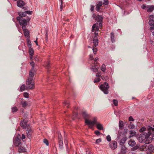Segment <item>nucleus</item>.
Instances as JSON below:
<instances>
[{
	"instance_id": "09e8293b",
	"label": "nucleus",
	"mask_w": 154,
	"mask_h": 154,
	"mask_svg": "<svg viewBox=\"0 0 154 154\" xmlns=\"http://www.w3.org/2000/svg\"><path fill=\"white\" fill-rule=\"evenodd\" d=\"M23 95L25 97L28 98V97L29 94L25 92L24 93Z\"/></svg>"
},
{
	"instance_id": "a878e982",
	"label": "nucleus",
	"mask_w": 154,
	"mask_h": 154,
	"mask_svg": "<svg viewBox=\"0 0 154 154\" xmlns=\"http://www.w3.org/2000/svg\"><path fill=\"white\" fill-rule=\"evenodd\" d=\"M98 66L97 65L92 66L91 69L93 72H96L97 71V68Z\"/></svg>"
},
{
	"instance_id": "e433bc0d",
	"label": "nucleus",
	"mask_w": 154,
	"mask_h": 154,
	"mask_svg": "<svg viewBox=\"0 0 154 154\" xmlns=\"http://www.w3.org/2000/svg\"><path fill=\"white\" fill-rule=\"evenodd\" d=\"M122 146V151H124V153H125L126 152L125 150L127 149L125 145H121Z\"/></svg>"
},
{
	"instance_id": "c85d7f7f",
	"label": "nucleus",
	"mask_w": 154,
	"mask_h": 154,
	"mask_svg": "<svg viewBox=\"0 0 154 154\" xmlns=\"http://www.w3.org/2000/svg\"><path fill=\"white\" fill-rule=\"evenodd\" d=\"M135 126L134 124L131 122H130L129 125L128 126V128L129 129H133L135 128Z\"/></svg>"
},
{
	"instance_id": "4468645a",
	"label": "nucleus",
	"mask_w": 154,
	"mask_h": 154,
	"mask_svg": "<svg viewBox=\"0 0 154 154\" xmlns=\"http://www.w3.org/2000/svg\"><path fill=\"white\" fill-rule=\"evenodd\" d=\"M136 142L134 140L130 139L128 141V145L131 146H133L136 144Z\"/></svg>"
},
{
	"instance_id": "423d86ee",
	"label": "nucleus",
	"mask_w": 154,
	"mask_h": 154,
	"mask_svg": "<svg viewBox=\"0 0 154 154\" xmlns=\"http://www.w3.org/2000/svg\"><path fill=\"white\" fill-rule=\"evenodd\" d=\"M17 6L20 7L22 8V9L24 10H27L26 8L23 7L25 5V3L22 0H19L17 2Z\"/></svg>"
},
{
	"instance_id": "a19ab883",
	"label": "nucleus",
	"mask_w": 154,
	"mask_h": 154,
	"mask_svg": "<svg viewBox=\"0 0 154 154\" xmlns=\"http://www.w3.org/2000/svg\"><path fill=\"white\" fill-rule=\"evenodd\" d=\"M151 26L150 27V30L151 31L154 30V23H153L152 25H150Z\"/></svg>"
},
{
	"instance_id": "052dcab7",
	"label": "nucleus",
	"mask_w": 154,
	"mask_h": 154,
	"mask_svg": "<svg viewBox=\"0 0 154 154\" xmlns=\"http://www.w3.org/2000/svg\"><path fill=\"white\" fill-rule=\"evenodd\" d=\"M96 28V31H98L99 30V28L98 27V26L97 25V24H96V27L95 28Z\"/></svg>"
},
{
	"instance_id": "39448f33",
	"label": "nucleus",
	"mask_w": 154,
	"mask_h": 154,
	"mask_svg": "<svg viewBox=\"0 0 154 154\" xmlns=\"http://www.w3.org/2000/svg\"><path fill=\"white\" fill-rule=\"evenodd\" d=\"M109 88L108 84L105 82L103 85H100V89L103 91L105 94L108 93V89Z\"/></svg>"
},
{
	"instance_id": "473e14b6",
	"label": "nucleus",
	"mask_w": 154,
	"mask_h": 154,
	"mask_svg": "<svg viewBox=\"0 0 154 154\" xmlns=\"http://www.w3.org/2000/svg\"><path fill=\"white\" fill-rule=\"evenodd\" d=\"M139 148V145L138 144L136 145L135 146L132 148L131 149L132 151H135L138 149Z\"/></svg>"
},
{
	"instance_id": "dca6fc26",
	"label": "nucleus",
	"mask_w": 154,
	"mask_h": 154,
	"mask_svg": "<svg viewBox=\"0 0 154 154\" xmlns=\"http://www.w3.org/2000/svg\"><path fill=\"white\" fill-rule=\"evenodd\" d=\"M148 146L146 144H144L140 147V149L143 151H145L148 150Z\"/></svg>"
},
{
	"instance_id": "aec40b11",
	"label": "nucleus",
	"mask_w": 154,
	"mask_h": 154,
	"mask_svg": "<svg viewBox=\"0 0 154 154\" xmlns=\"http://www.w3.org/2000/svg\"><path fill=\"white\" fill-rule=\"evenodd\" d=\"M97 41L98 39L97 37V36H95L93 40V43L94 45V46L96 47L98 45V42Z\"/></svg>"
},
{
	"instance_id": "6e6552de",
	"label": "nucleus",
	"mask_w": 154,
	"mask_h": 154,
	"mask_svg": "<svg viewBox=\"0 0 154 154\" xmlns=\"http://www.w3.org/2000/svg\"><path fill=\"white\" fill-rule=\"evenodd\" d=\"M109 146L112 149H115L117 147V143L116 141H112L109 144Z\"/></svg>"
},
{
	"instance_id": "cd10ccee",
	"label": "nucleus",
	"mask_w": 154,
	"mask_h": 154,
	"mask_svg": "<svg viewBox=\"0 0 154 154\" xmlns=\"http://www.w3.org/2000/svg\"><path fill=\"white\" fill-rule=\"evenodd\" d=\"M146 131H149L147 130L144 127H142L140 130V132H142L143 133L144 132H147V133Z\"/></svg>"
},
{
	"instance_id": "f8f14e48",
	"label": "nucleus",
	"mask_w": 154,
	"mask_h": 154,
	"mask_svg": "<svg viewBox=\"0 0 154 154\" xmlns=\"http://www.w3.org/2000/svg\"><path fill=\"white\" fill-rule=\"evenodd\" d=\"M22 29L23 30L25 37H28L29 36V32L28 30L26 29V27H25V26H23L22 27Z\"/></svg>"
},
{
	"instance_id": "603ef678",
	"label": "nucleus",
	"mask_w": 154,
	"mask_h": 154,
	"mask_svg": "<svg viewBox=\"0 0 154 154\" xmlns=\"http://www.w3.org/2000/svg\"><path fill=\"white\" fill-rule=\"evenodd\" d=\"M25 12L26 13V14H31L32 13V11H25Z\"/></svg>"
},
{
	"instance_id": "79ce46f5",
	"label": "nucleus",
	"mask_w": 154,
	"mask_h": 154,
	"mask_svg": "<svg viewBox=\"0 0 154 154\" xmlns=\"http://www.w3.org/2000/svg\"><path fill=\"white\" fill-rule=\"evenodd\" d=\"M113 103L114 105L116 106L118 105V101L117 100L115 99H114L113 100Z\"/></svg>"
},
{
	"instance_id": "bb28decb",
	"label": "nucleus",
	"mask_w": 154,
	"mask_h": 154,
	"mask_svg": "<svg viewBox=\"0 0 154 154\" xmlns=\"http://www.w3.org/2000/svg\"><path fill=\"white\" fill-rule=\"evenodd\" d=\"M29 53L30 56H33L34 53V51L33 49L31 48H29Z\"/></svg>"
},
{
	"instance_id": "774afa93",
	"label": "nucleus",
	"mask_w": 154,
	"mask_h": 154,
	"mask_svg": "<svg viewBox=\"0 0 154 154\" xmlns=\"http://www.w3.org/2000/svg\"><path fill=\"white\" fill-rule=\"evenodd\" d=\"M121 136V134H119L118 135V139H120V138Z\"/></svg>"
},
{
	"instance_id": "58836bf2",
	"label": "nucleus",
	"mask_w": 154,
	"mask_h": 154,
	"mask_svg": "<svg viewBox=\"0 0 154 154\" xmlns=\"http://www.w3.org/2000/svg\"><path fill=\"white\" fill-rule=\"evenodd\" d=\"M59 146H62L63 145V142L62 139L61 138H59Z\"/></svg>"
},
{
	"instance_id": "338daca9",
	"label": "nucleus",
	"mask_w": 154,
	"mask_h": 154,
	"mask_svg": "<svg viewBox=\"0 0 154 154\" xmlns=\"http://www.w3.org/2000/svg\"><path fill=\"white\" fill-rule=\"evenodd\" d=\"M90 59L91 60H92L93 59V56L92 55H91L90 56Z\"/></svg>"
},
{
	"instance_id": "e2e57ef3",
	"label": "nucleus",
	"mask_w": 154,
	"mask_h": 154,
	"mask_svg": "<svg viewBox=\"0 0 154 154\" xmlns=\"http://www.w3.org/2000/svg\"><path fill=\"white\" fill-rule=\"evenodd\" d=\"M60 7L61 11H62L63 9V4H61Z\"/></svg>"
},
{
	"instance_id": "5fc2aeb1",
	"label": "nucleus",
	"mask_w": 154,
	"mask_h": 154,
	"mask_svg": "<svg viewBox=\"0 0 154 154\" xmlns=\"http://www.w3.org/2000/svg\"><path fill=\"white\" fill-rule=\"evenodd\" d=\"M30 64L32 66V69H33V68L34 65V63L32 61L31 63H30Z\"/></svg>"
},
{
	"instance_id": "3c124183",
	"label": "nucleus",
	"mask_w": 154,
	"mask_h": 154,
	"mask_svg": "<svg viewBox=\"0 0 154 154\" xmlns=\"http://www.w3.org/2000/svg\"><path fill=\"white\" fill-rule=\"evenodd\" d=\"M96 24H94V25H93V26H92V32H94V29L96 28Z\"/></svg>"
},
{
	"instance_id": "bf43d9fd",
	"label": "nucleus",
	"mask_w": 154,
	"mask_h": 154,
	"mask_svg": "<svg viewBox=\"0 0 154 154\" xmlns=\"http://www.w3.org/2000/svg\"><path fill=\"white\" fill-rule=\"evenodd\" d=\"M26 136L24 134H22L21 137V139L23 140L25 138Z\"/></svg>"
},
{
	"instance_id": "864d4df0",
	"label": "nucleus",
	"mask_w": 154,
	"mask_h": 154,
	"mask_svg": "<svg viewBox=\"0 0 154 154\" xmlns=\"http://www.w3.org/2000/svg\"><path fill=\"white\" fill-rule=\"evenodd\" d=\"M101 140L100 138H99V139H97L96 140L95 143H99L101 141Z\"/></svg>"
},
{
	"instance_id": "6ab92c4d",
	"label": "nucleus",
	"mask_w": 154,
	"mask_h": 154,
	"mask_svg": "<svg viewBox=\"0 0 154 154\" xmlns=\"http://www.w3.org/2000/svg\"><path fill=\"white\" fill-rule=\"evenodd\" d=\"M148 150L150 152H154V146L152 144H150L148 146Z\"/></svg>"
},
{
	"instance_id": "1a4fd4ad",
	"label": "nucleus",
	"mask_w": 154,
	"mask_h": 154,
	"mask_svg": "<svg viewBox=\"0 0 154 154\" xmlns=\"http://www.w3.org/2000/svg\"><path fill=\"white\" fill-rule=\"evenodd\" d=\"M21 141V140L18 137L16 138L15 140L14 141V144L17 146H20L22 145Z\"/></svg>"
},
{
	"instance_id": "b1692460",
	"label": "nucleus",
	"mask_w": 154,
	"mask_h": 154,
	"mask_svg": "<svg viewBox=\"0 0 154 154\" xmlns=\"http://www.w3.org/2000/svg\"><path fill=\"white\" fill-rule=\"evenodd\" d=\"M18 14L19 15L18 17H20L21 18H23L26 16V13L25 12H19Z\"/></svg>"
},
{
	"instance_id": "69168bd1",
	"label": "nucleus",
	"mask_w": 154,
	"mask_h": 154,
	"mask_svg": "<svg viewBox=\"0 0 154 154\" xmlns=\"http://www.w3.org/2000/svg\"><path fill=\"white\" fill-rule=\"evenodd\" d=\"M96 14H94L93 15H92V17L93 18H95V17H96Z\"/></svg>"
},
{
	"instance_id": "f03ea898",
	"label": "nucleus",
	"mask_w": 154,
	"mask_h": 154,
	"mask_svg": "<svg viewBox=\"0 0 154 154\" xmlns=\"http://www.w3.org/2000/svg\"><path fill=\"white\" fill-rule=\"evenodd\" d=\"M34 69H31L29 72V77L28 81L26 82V84L29 85L28 88L30 89H33L35 88L34 83L33 82V77L34 76Z\"/></svg>"
},
{
	"instance_id": "2eb2a0df",
	"label": "nucleus",
	"mask_w": 154,
	"mask_h": 154,
	"mask_svg": "<svg viewBox=\"0 0 154 154\" xmlns=\"http://www.w3.org/2000/svg\"><path fill=\"white\" fill-rule=\"evenodd\" d=\"M102 2H99L96 5V10L97 11H99L100 9L101 6L102 5Z\"/></svg>"
},
{
	"instance_id": "ea45409f",
	"label": "nucleus",
	"mask_w": 154,
	"mask_h": 154,
	"mask_svg": "<svg viewBox=\"0 0 154 154\" xmlns=\"http://www.w3.org/2000/svg\"><path fill=\"white\" fill-rule=\"evenodd\" d=\"M96 47L95 46H93V52L94 54L97 52V48H96Z\"/></svg>"
},
{
	"instance_id": "393cba45",
	"label": "nucleus",
	"mask_w": 154,
	"mask_h": 154,
	"mask_svg": "<svg viewBox=\"0 0 154 154\" xmlns=\"http://www.w3.org/2000/svg\"><path fill=\"white\" fill-rule=\"evenodd\" d=\"M20 147L18 149V151L20 152H26V149L23 147L20 146Z\"/></svg>"
},
{
	"instance_id": "6e6d98bb",
	"label": "nucleus",
	"mask_w": 154,
	"mask_h": 154,
	"mask_svg": "<svg viewBox=\"0 0 154 154\" xmlns=\"http://www.w3.org/2000/svg\"><path fill=\"white\" fill-rule=\"evenodd\" d=\"M129 121H134V119L132 118V117L131 116H130L129 118Z\"/></svg>"
},
{
	"instance_id": "7c9ffc66",
	"label": "nucleus",
	"mask_w": 154,
	"mask_h": 154,
	"mask_svg": "<svg viewBox=\"0 0 154 154\" xmlns=\"http://www.w3.org/2000/svg\"><path fill=\"white\" fill-rule=\"evenodd\" d=\"M124 125L123 122L122 121H119V127L120 129H122L123 128Z\"/></svg>"
},
{
	"instance_id": "72a5a7b5",
	"label": "nucleus",
	"mask_w": 154,
	"mask_h": 154,
	"mask_svg": "<svg viewBox=\"0 0 154 154\" xmlns=\"http://www.w3.org/2000/svg\"><path fill=\"white\" fill-rule=\"evenodd\" d=\"M97 18L99 20V22H102V21L103 18L102 17L101 15H98L97 16Z\"/></svg>"
},
{
	"instance_id": "c756f323",
	"label": "nucleus",
	"mask_w": 154,
	"mask_h": 154,
	"mask_svg": "<svg viewBox=\"0 0 154 154\" xmlns=\"http://www.w3.org/2000/svg\"><path fill=\"white\" fill-rule=\"evenodd\" d=\"M114 37V33L112 32L111 33V41L112 43L115 42Z\"/></svg>"
},
{
	"instance_id": "2f4dec72",
	"label": "nucleus",
	"mask_w": 154,
	"mask_h": 154,
	"mask_svg": "<svg viewBox=\"0 0 154 154\" xmlns=\"http://www.w3.org/2000/svg\"><path fill=\"white\" fill-rule=\"evenodd\" d=\"M21 104L22 105V106L23 107H25L27 104L26 101H21Z\"/></svg>"
},
{
	"instance_id": "4c0bfd02",
	"label": "nucleus",
	"mask_w": 154,
	"mask_h": 154,
	"mask_svg": "<svg viewBox=\"0 0 154 154\" xmlns=\"http://www.w3.org/2000/svg\"><path fill=\"white\" fill-rule=\"evenodd\" d=\"M100 80V78L99 77L96 78L95 79L94 81V83H96L99 82Z\"/></svg>"
},
{
	"instance_id": "9d476101",
	"label": "nucleus",
	"mask_w": 154,
	"mask_h": 154,
	"mask_svg": "<svg viewBox=\"0 0 154 154\" xmlns=\"http://www.w3.org/2000/svg\"><path fill=\"white\" fill-rule=\"evenodd\" d=\"M82 116L86 120H88L90 118V116L85 112H83L82 113Z\"/></svg>"
},
{
	"instance_id": "20e7f679",
	"label": "nucleus",
	"mask_w": 154,
	"mask_h": 154,
	"mask_svg": "<svg viewBox=\"0 0 154 154\" xmlns=\"http://www.w3.org/2000/svg\"><path fill=\"white\" fill-rule=\"evenodd\" d=\"M17 19L18 21L19 22L20 24L22 26V28L23 26L26 27L27 25V22L30 20V19H29L28 20H26L23 18H21L20 17H17Z\"/></svg>"
},
{
	"instance_id": "13d9d810",
	"label": "nucleus",
	"mask_w": 154,
	"mask_h": 154,
	"mask_svg": "<svg viewBox=\"0 0 154 154\" xmlns=\"http://www.w3.org/2000/svg\"><path fill=\"white\" fill-rule=\"evenodd\" d=\"M94 6L92 5L91 6V11H93L94 10Z\"/></svg>"
},
{
	"instance_id": "680f3d73",
	"label": "nucleus",
	"mask_w": 154,
	"mask_h": 154,
	"mask_svg": "<svg viewBox=\"0 0 154 154\" xmlns=\"http://www.w3.org/2000/svg\"><path fill=\"white\" fill-rule=\"evenodd\" d=\"M96 76L97 77H100L101 75V74L100 73H97L96 74Z\"/></svg>"
},
{
	"instance_id": "f257e3e1",
	"label": "nucleus",
	"mask_w": 154,
	"mask_h": 154,
	"mask_svg": "<svg viewBox=\"0 0 154 154\" xmlns=\"http://www.w3.org/2000/svg\"><path fill=\"white\" fill-rule=\"evenodd\" d=\"M20 125L23 128L26 129V133L27 137L30 139L33 137V130L30 125L27 124V120L24 119L22 120Z\"/></svg>"
},
{
	"instance_id": "5701e85b",
	"label": "nucleus",
	"mask_w": 154,
	"mask_h": 154,
	"mask_svg": "<svg viewBox=\"0 0 154 154\" xmlns=\"http://www.w3.org/2000/svg\"><path fill=\"white\" fill-rule=\"evenodd\" d=\"M97 128L100 130H103V127L102 125L100 123H97L96 125Z\"/></svg>"
},
{
	"instance_id": "0e129e2a",
	"label": "nucleus",
	"mask_w": 154,
	"mask_h": 154,
	"mask_svg": "<svg viewBox=\"0 0 154 154\" xmlns=\"http://www.w3.org/2000/svg\"><path fill=\"white\" fill-rule=\"evenodd\" d=\"M99 26L100 27H101L102 26V25L101 24L102 22H100V23L99 22Z\"/></svg>"
},
{
	"instance_id": "c03bdc74",
	"label": "nucleus",
	"mask_w": 154,
	"mask_h": 154,
	"mask_svg": "<svg viewBox=\"0 0 154 154\" xmlns=\"http://www.w3.org/2000/svg\"><path fill=\"white\" fill-rule=\"evenodd\" d=\"M63 103L65 106H66L67 108H69V103L68 102L65 101Z\"/></svg>"
},
{
	"instance_id": "9b49d317",
	"label": "nucleus",
	"mask_w": 154,
	"mask_h": 154,
	"mask_svg": "<svg viewBox=\"0 0 154 154\" xmlns=\"http://www.w3.org/2000/svg\"><path fill=\"white\" fill-rule=\"evenodd\" d=\"M150 136V135H148L146 139H145L144 142L146 144H149L152 141V138Z\"/></svg>"
},
{
	"instance_id": "a211bd4d",
	"label": "nucleus",
	"mask_w": 154,
	"mask_h": 154,
	"mask_svg": "<svg viewBox=\"0 0 154 154\" xmlns=\"http://www.w3.org/2000/svg\"><path fill=\"white\" fill-rule=\"evenodd\" d=\"M27 86H26L24 84L23 85L20 87V89L21 91H23L26 89H30L29 88V85H27L26 84Z\"/></svg>"
},
{
	"instance_id": "8fccbe9b",
	"label": "nucleus",
	"mask_w": 154,
	"mask_h": 154,
	"mask_svg": "<svg viewBox=\"0 0 154 154\" xmlns=\"http://www.w3.org/2000/svg\"><path fill=\"white\" fill-rule=\"evenodd\" d=\"M95 134L98 136L100 135V134H101V133L98 131H95Z\"/></svg>"
},
{
	"instance_id": "37998d69",
	"label": "nucleus",
	"mask_w": 154,
	"mask_h": 154,
	"mask_svg": "<svg viewBox=\"0 0 154 154\" xmlns=\"http://www.w3.org/2000/svg\"><path fill=\"white\" fill-rule=\"evenodd\" d=\"M12 110L13 112H15L17 110V109L16 107H14L12 108Z\"/></svg>"
},
{
	"instance_id": "0eeeda50",
	"label": "nucleus",
	"mask_w": 154,
	"mask_h": 154,
	"mask_svg": "<svg viewBox=\"0 0 154 154\" xmlns=\"http://www.w3.org/2000/svg\"><path fill=\"white\" fill-rule=\"evenodd\" d=\"M85 123L87 124L88 125H89L90 126L92 127L94 125H96L97 123V120L95 119H94L93 121H90L88 120H86L85 122Z\"/></svg>"
},
{
	"instance_id": "49530a36",
	"label": "nucleus",
	"mask_w": 154,
	"mask_h": 154,
	"mask_svg": "<svg viewBox=\"0 0 154 154\" xmlns=\"http://www.w3.org/2000/svg\"><path fill=\"white\" fill-rule=\"evenodd\" d=\"M28 46L29 48H31V43L30 41H28L27 42Z\"/></svg>"
},
{
	"instance_id": "4be33fe9",
	"label": "nucleus",
	"mask_w": 154,
	"mask_h": 154,
	"mask_svg": "<svg viewBox=\"0 0 154 154\" xmlns=\"http://www.w3.org/2000/svg\"><path fill=\"white\" fill-rule=\"evenodd\" d=\"M129 133L130 134L129 138H131V137L134 136L136 134V132L133 130H130L129 131Z\"/></svg>"
},
{
	"instance_id": "a18cd8bd",
	"label": "nucleus",
	"mask_w": 154,
	"mask_h": 154,
	"mask_svg": "<svg viewBox=\"0 0 154 154\" xmlns=\"http://www.w3.org/2000/svg\"><path fill=\"white\" fill-rule=\"evenodd\" d=\"M106 139L108 141H110L111 140V138L109 135H108L106 137Z\"/></svg>"
},
{
	"instance_id": "ddd939ff",
	"label": "nucleus",
	"mask_w": 154,
	"mask_h": 154,
	"mask_svg": "<svg viewBox=\"0 0 154 154\" xmlns=\"http://www.w3.org/2000/svg\"><path fill=\"white\" fill-rule=\"evenodd\" d=\"M149 25H152L154 22V16L151 15L149 17Z\"/></svg>"
},
{
	"instance_id": "de8ad7c7",
	"label": "nucleus",
	"mask_w": 154,
	"mask_h": 154,
	"mask_svg": "<svg viewBox=\"0 0 154 154\" xmlns=\"http://www.w3.org/2000/svg\"><path fill=\"white\" fill-rule=\"evenodd\" d=\"M43 142L45 143L47 146H48V141L46 139H44Z\"/></svg>"
},
{
	"instance_id": "f3484780",
	"label": "nucleus",
	"mask_w": 154,
	"mask_h": 154,
	"mask_svg": "<svg viewBox=\"0 0 154 154\" xmlns=\"http://www.w3.org/2000/svg\"><path fill=\"white\" fill-rule=\"evenodd\" d=\"M127 138L126 136L122 138L119 142V144L120 145H123L125 141L127 140Z\"/></svg>"
},
{
	"instance_id": "c9c22d12",
	"label": "nucleus",
	"mask_w": 154,
	"mask_h": 154,
	"mask_svg": "<svg viewBox=\"0 0 154 154\" xmlns=\"http://www.w3.org/2000/svg\"><path fill=\"white\" fill-rule=\"evenodd\" d=\"M101 69L103 72H104L106 70V66L104 64H103L102 65Z\"/></svg>"
},
{
	"instance_id": "f704fd0d",
	"label": "nucleus",
	"mask_w": 154,
	"mask_h": 154,
	"mask_svg": "<svg viewBox=\"0 0 154 154\" xmlns=\"http://www.w3.org/2000/svg\"><path fill=\"white\" fill-rule=\"evenodd\" d=\"M101 78L103 80L106 81L108 79L109 77L106 75H103L101 76Z\"/></svg>"
},
{
	"instance_id": "7ed1b4c3",
	"label": "nucleus",
	"mask_w": 154,
	"mask_h": 154,
	"mask_svg": "<svg viewBox=\"0 0 154 154\" xmlns=\"http://www.w3.org/2000/svg\"><path fill=\"white\" fill-rule=\"evenodd\" d=\"M147 132H144L143 133H142L140 135L139 138V141L140 143H142L144 142L145 139L147 135H151V133L149 131H146Z\"/></svg>"
},
{
	"instance_id": "412c9836",
	"label": "nucleus",
	"mask_w": 154,
	"mask_h": 154,
	"mask_svg": "<svg viewBox=\"0 0 154 154\" xmlns=\"http://www.w3.org/2000/svg\"><path fill=\"white\" fill-rule=\"evenodd\" d=\"M147 11L148 12L152 11L154 9V6H147Z\"/></svg>"
},
{
	"instance_id": "4d7b16f0",
	"label": "nucleus",
	"mask_w": 154,
	"mask_h": 154,
	"mask_svg": "<svg viewBox=\"0 0 154 154\" xmlns=\"http://www.w3.org/2000/svg\"><path fill=\"white\" fill-rule=\"evenodd\" d=\"M141 8L143 9H145L146 8H147V6H146V5H143L142 6H141Z\"/></svg>"
}]
</instances>
